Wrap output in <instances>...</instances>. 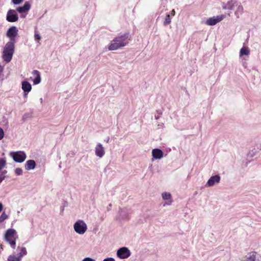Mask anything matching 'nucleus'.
Returning a JSON list of instances; mask_svg holds the SVG:
<instances>
[{"label":"nucleus","mask_w":261,"mask_h":261,"mask_svg":"<svg viewBox=\"0 0 261 261\" xmlns=\"http://www.w3.org/2000/svg\"><path fill=\"white\" fill-rule=\"evenodd\" d=\"M128 36V34L126 33L115 37L111 42L108 49L114 50L126 46L129 43Z\"/></svg>","instance_id":"1"},{"label":"nucleus","mask_w":261,"mask_h":261,"mask_svg":"<svg viewBox=\"0 0 261 261\" xmlns=\"http://www.w3.org/2000/svg\"><path fill=\"white\" fill-rule=\"evenodd\" d=\"M15 50V43L13 41L8 42L4 47L2 58L5 62L9 63L13 57Z\"/></svg>","instance_id":"2"},{"label":"nucleus","mask_w":261,"mask_h":261,"mask_svg":"<svg viewBox=\"0 0 261 261\" xmlns=\"http://www.w3.org/2000/svg\"><path fill=\"white\" fill-rule=\"evenodd\" d=\"M5 238L6 241L14 249L16 246V240L18 238L16 231L14 229H8L5 234Z\"/></svg>","instance_id":"3"},{"label":"nucleus","mask_w":261,"mask_h":261,"mask_svg":"<svg viewBox=\"0 0 261 261\" xmlns=\"http://www.w3.org/2000/svg\"><path fill=\"white\" fill-rule=\"evenodd\" d=\"M75 231L80 234H84L87 229L86 224L83 221L79 220L77 221L73 225Z\"/></svg>","instance_id":"4"},{"label":"nucleus","mask_w":261,"mask_h":261,"mask_svg":"<svg viewBox=\"0 0 261 261\" xmlns=\"http://www.w3.org/2000/svg\"><path fill=\"white\" fill-rule=\"evenodd\" d=\"M13 160L17 163H22L25 160L27 156L23 151L11 152L10 154Z\"/></svg>","instance_id":"5"},{"label":"nucleus","mask_w":261,"mask_h":261,"mask_svg":"<svg viewBox=\"0 0 261 261\" xmlns=\"http://www.w3.org/2000/svg\"><path fill=\"white\" fill-rule=\"evenodd\" d=\"M224 17L225 16L224 15H220L217 16L216 17L214 16L210 17L206 20L205 23L207 25H214L222 21Z\"/></svg>","instance_id":"6"},{"label":"nucleus","mask_w":261,"mask_h":261,"mask_svg":"<svg viewBox=\"0 0 261 261\" xmlns=\"http://www.w3.org/2000/svg\"><path fill=\"white\" fill-rule=\"evenodd\" d=\"M18 34V30L16 27H11L7 32L6 35L10 39V41H13L15 43V37Z\"/></svg>","instance_id":"7"},{"label":"nucleus","mask_w":261,"mask_h":261,"mask_svg":"<svg viewBox=\"0 0 261 261\" xmlns=\"http://www.w3.org/2000/svg\"><path fill=\"white\" fill-rule=\"evenodd\" d=\"M117 255L121 259L127 258L130 255V252L127 248L123 247L117 250Z\"/></svg>","instance_id":"8"},{"label":"nucleus","mask_w":261,"mask_h":261,"mask_svg":"<svg viewBox=\"0 0 261 261\" xmlns=\"http://www.w3.org/2000/svg\"><path fill=\"white\" fill-rule=\"evenodd\" d=\"M7 20L9 22H13L18 20V17L14 10H10L7 12Z\"/></svg>","instance_id":"9"},{"label":"nucleus","mask_w":261,"mask_h":261,"mask_svg":"<svg viewBox=\"0 0 261 261\" xmlns=\"http://www.w3.org/2000/svg\"><path fill=\"white\" fill-rule=\"evenodd\" d=\"M220 181V176L216 175L215 176H211L208 180L206 186L208 187L213 186L215 184L219 183Z\"/></svg>","instance_id":"10"},{"label":"nucleus","mask_w":261,"mask_h":261,"mask_svg":"<svg viewBox=\"0 0 261 261\" xmlns=\"http://www.w3.org/2000/svg\"><path fill=\"white\" fill-rule=\"evenodd\" d=\"M22 89L24 91V96L26 97L28 93L31 91L32 89V86L28 82L23 81L22 82Z\"/></svg>","instance_id":"11"},{"label":"nucleus","mask_w":261,"mask_h":261,"mask_svg":"<svg viewBox=\"0 0 261 261\" xmlns=\"http://www.w3.org/2000/svg\"><path fill=\"white\" fill-rule=\"evenodd\" d=\"M105 153L104 148L102 145L100 143H98L95 147V154L99 158H102Z\"/></svg>","instance_id":"12"},{"label":"nucleus","mask_w":261,"mask_h":261,"mask_svg":"<svg viewBox=\"0 0 261 261\" xmlns=\"http://www.w3.org/2000/svg\"><path fill=\"white\" fill-rule=\"evenodd\" d=\"M238 2L236 1H228L226 4L223 6V9L232 10L235 6H237Z\"/></svg>","instance_id":"13"},{"label":"nucleus","mask_w":261,"mask_h":261,"mask_svg":"<svg viewBox=\"0 0 261 261\" xmlns=\"http://www.w3.org/2000/svg\"><path fill=\"white\" fill-rule=\"evenodd\" d=\"M152 155L155 159H161L163 156V152L160 149H153L152 150Z\"/></svg>","instance_id":"14"},{"label":"nucleus","mask_w":261,"mask_h":261,"mask_svg":"<svg viewBox=\"0 0 261 261\" xmlns=\"http://www.w3.org/2000/svg\"><path fill=\"white\" fill-rule=\"evenodd\" d=\"M31 8V5L28 2H25L24 5L22 7H19L17 8V11L19 13H23L28 11Z\"/></svg>","instance_id":"15"},{"label":"nucleus","mask_w":261,"mask_h":261,"mask_svg":"<svg viewBox=\"0 0 261 261\" xmlns=\"http://www.w3.org/2000/svg\"><path fill=\"white\" fill-rule=\"evenodd\" d=\"M36 167V163L34 160H30L25 164V169L27 170L33 169Z\"/></svg>","instance_id":"16"},{"label":"nucleus","mask_w":261,"mask_h":261,"mask_svg":"<svg viewBox=\"0 0 261 261\" xmlns=\"http://www.w3.org/2000/svg\"><path fill=\"white\" fill-rule=\"evenodd\" d=\"M33 74L36 76V77L33 80L34 84L37 85L39 84L41 82V77L39 71L35 70L33 71Z\"/></svg>","instance_id":"17"},{"label":"nucleus","mask_w":261,"mask_h":261,"mask_svg":"<svg viewBox=\"0 0 261 261\" xmlns=\"http://www.w3.org/2000/svg\"><path fill=\"white\" fill-rule=\"evenodd\" d=\"M236 7L237 10L234 12V14L236 15L237 18H239L240 15L242 14L243 13L244 8L240 4H238V3L237 4V6Z\"/></svg>","instance_id":"18"},{"label":"nucleus","mask_w":261,"mask_h":261,"mask_svg":"<svg viewBox=\"0 0 261 261\" xmlns=\"http://www.w3.org/2000/svg\"><path fill=\"white\" fill-rule=\"evenodd\" d=\"M249 54H250V51L247 47H243L240 50V55L241 56H243V55L248 56V55H249Z\"/></svg>","instance_id":"19"},{"label":"nucleus","mask_w":261,"mask_h":261,"mask_svg":"<svg viewBox=\"0 0 261 261\" xmlns=\"http://www.w3.org/2000/svg\"><path fill=\"white\" fill-rule=\"evenodd\" d=\"M27 254V249L25 247H21L20 248V252L19 254L18 257L21 258Z\"/></svg>","instance_id":"20"},{"label":"nucleus","mask_w":261,"mask_h":261,"mask_svg":"<svg viewBox=\"0 0 261 261\" xmlns=\"http://www.w3.org/2000/svg\"><path fill=\"white\" fill-rule=\"evenodd\" d=\"M252 255H251L249 257L247 258L245 261H255L256 252L254 251L252 252Z\"/></svg>","instance_id":"21"},{"label":"nucleus","mask_w":261,"mask_h":261,"mask_svg":"<svg viewBox=\"0 0 261 261\" xmlns=\"http://www.w3.org/2000/svg\"><path fill=\"white\" fill-rule=\"evenodd\" d=\"M7 260L8 261H20L21 259L20 257L14 255H10L8 256Z\"/></svg>","instance_id":"22"},{"label":"nucleus","mask_w":261,"mask_h":261,"mask_svg":"<svg viewBox=\"0 0 261 261\" xmlns=\"http://www.w3.org/2000/svg\"><path fill=\"white\" fill-rule=\"evenodd\" d=\"M171 17L169 14H167L166 16L165 20L164 22V25H167L171 23Z\"/></svg>","instance_id":"23"},{"label":"nucleus","mask_w":261,"mask_h":261,"mask_svg":"<svg viewBox=\"0 0 261 261\" xmlns=\"http://www.w3.org/2000/svg\"><path fill=\"white\" fill-rule=\"evenodd\" d=\"M162 198L164 200L170 199L171 198V195L169 193L164 192L162 194Z\"/></svg>","instance_id":"24"},{"label":"nucleus","mask_w":261,"mask_h":261,"mask_svg":"<svg viewBox=\"0 0 261 261\" xmlns=\"http://www.w3.org/2000/svg\"><path fill=\"white\" fill-rule=\"evenodd\" d=\"M8 218V215L4 212L2 213V214L0 216V222H3L6 219Z\"/></svg>","instance_id":"25"},{"label":"nucleus","mask_w":261,"mask_h":261,"mask_svg":"<svg viewBox=\"0 0 261 261\" xmlns=\"http://www.w3.org/2000/svg\"><path fill=\"white\" fill-rule=\"evenodd\" d=\"M6 161L4 159H0V171L5 166Z\"/></svg>","instance_id":"26"},{"label":"nucleus","mask_w":261,"mask_h":261,"mask_svg":"<svg viewBox=\"0 0 261 261\" xmlns=\"http://www.w3.org/2000/svg\"><path fill=\"white\" fill-rule=\"evenodd\" d=\"M15 174L17 175L22 174V170L20 168H17L15 170Z\"/></svg>","instance_id":"27"},{"label":"nucleus","mask_w":261,"mask_h":261,"mask_svg":"<svg viewBox=\"0 0 261 261\" xmlns=\"http://www.w3.org/2000/svg\"><path fill=\"white\" fill-rule=\"evenodd\" d=\"M35 39L36 41L39 42L41 39L40 35L38 33H35L34 35Z\"/></svg>","instance_id":"28"},{"label":"nucleus","mask_w":261,"mask_h":261,"mask_svg":"<svg viewBox=\"0 0 261 261\" xmlns=\"http://www.w3.org/2000/svg\"><path fill=\"white\" fill-rule=\"evenodd\" d=\"M4 137V132L3 129L0 127V140H1Z\"/></svg>","instance_id":"29"},{"label":"nucleus","mask_w":261,"mask_h":261,"mask_svg":"<svg viewBox=\"0 0 261 261\" xmlns=\"http://www.w3.org/2000/svg\"><path fill=\"white\" fill-rule=\"evenodd\" d=\"M23 0H12V2L15 5H18L21 3Z\"/></svg>","instance_id":"30"},{"label":"nucleus","mask_w":261,"mask_h":261,"mask_svg":"<svg viewBox=\"0 0 261 261\" xmlns=\"http://www.w3.org/2000/svg\"><path fill=\"white\" fill-rule=\"evenodd\" d=\"M7 171H5L3 172V174L0 175V183L5 179V176H3V174L6 173Z\"/></svg>","instance_id":"31"},{"label":"nucleus","mask_w":261,"mask_h":261,"mask_svg":"<svg viewBox=\"0 0 261 261\" xmlns=\"http://www.w3.org/2000/svg\"><path fill=\"white\" fill-rule=\"evenodd\" d=\"M83 261H94V259L90 258V257H86L84 258Z\"/></svg>","instance_id":"32"},{"label":"nucleus","mask_w":261,"mask_h":261,"mask_svg":"<svg viewBox=\"0 0 261 261\" xmlns=\"http://www.w3.org/2000/svg\"><path fill=\"white\" fill-rule=\"evenodd\" d=\"M3 205L2 203H0V212L3 210Z\"/></svg>","instance_id":"33"},{"label":"nucleus","mask_w":261,"mask_h":261,"mask_svg":"<svg viewBox=\"0 0 261 261\" xmlns=\"http://www.w3.org/2000/svg\"><path fill=\"white\" fill-rule=\"evenodd\" d=\"M4 68L0 65V73L3 72Z\"/></svg>","instance_id":"34"},{"label":"nucleus","mask_w":261,"mask_h":261,"mask_svg":"<svg viewBox=\"0 0 261 261\" xmlns=\"http://www.w3.org/2000/svg\"><path fill=\"white\" fill-rule=\"evenodd\" d=\"M171 14L172 16H174L175 15V11L174 10H172L171 12Z\"/></svg>","instance_id":"35"}]
</instances>
